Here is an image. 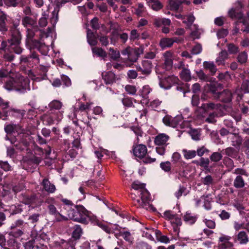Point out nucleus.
<instances>
[{"mask_svg":"<svg viewBox=\"0 0 249 249\" xmlns=\"http://www.w3.org/2000/svg\"><path fill=\"white\" fill-rule=\"evenodd\" d=\"M184 0H169V6L171 10L177 11Z\"/></svg>","mask_w":249,"mask_h":249,"instance_id":"nucleus-29","label":"nucleus"},{"mask_svg":"<svg viewBox=\"0 0 249 249\" xmlns=\"http://www.w3.org/2000/svg\"><path fill=\"white\" fill-rule=\"evenodd\" d=\"M233 185L236 188H242L244 187L245 181L240 175L236 177L233 182Z\"/></svg>","mask_w":249,"mask_h":249,"instance_id":"nucleus-39","label":"nucleus"},{"mask_svg":"<svg viewBox=\"0 0 249 249\" xmlns=\"http://www.w3.org/2000/svg\"><path fill=\"white\" fill-rule=\"evenodd\" d=\"M82 229L79 225H76L73 231L72 232V237L75 239H78L82 234Z\"/></svg>","mask_w":249,"mask_h":249,"instance_id":"nucleus-49","label":"nucleus"},{"mask_svg":"<svg viewBox=\"0 0 249 249\" xmlns=\"http://www.w3.org/2000/svg\"><path fill=\"white\" fill-rule=\"evenodd\" d=\"M132 188L136 190L137 192L145 189V185L141 183L138 181H134L132 184Z\"/></svg>","mask_w":249,"mask_h":249,"instance_id":"nucleus-48","label":"nucleus"},{"mask_svg":"<svg viewBox=\"0 0 249 249\" xmlns=\"http://www.w3.org/2000/svg\"><path fill=\"white\" fill-rule=\"evenodd\" d=\"M169 137L164 134L161 133L158 134L155 138V143L158 146L167 145V142L168 141Z\"/></svg>","mask_w":249,"mask_h":249,"instance_id":"nucleus-15","label":"nucleus"},{"mask_svg":"<svg viewBox=\"0 0 249 249\" xmlns=\"http://www.w3.org/2000/svg\"><path fill=\"white\" fill-rule=\"evenodd\" d=\"M152 89L148 85H145L141 90V95L144 98H146L147 95L151 92Z\"/></svg>","mask_w":249,"mask_h":249,"instance_id":"nucleus-51","label":"nucleus"},{"mask_svg":"<svg viewBox=\"0 0 249 249\" xmlns=\"http://www.w3.org/2000/svg\"><path fill=\"white\" fill-rule=\"evenodd\" d=\"M238 62L241 64L245 63L248 59V54L246 52H243L240 53L237 57Z\"/></svg>","mask_w":249,"mask_h":249,"instance_id":"nucleus-47","label":"nucleus"},{"mask_svg":"<svg viewBox=\"0 0 249 249\" xmlns=\"http://www.w3.org/2000/svg\"><path fill=\"white\" fill-rule=\"evenodd\" d=\"M78 107H74V114L73 116L74 118H76L77 114L79 111H85L86 113V115L87 117L89 120H91L92 117L89 115V111L91 110L92 106L93 105V103L91 102H88L86 104L78 102Z\"/></svg>","mask_w":249,"mask_h":249,"instance_id":"nucleus-8","label":"nucleus"},{"mask_svg":"<svg viewBox=\"0 0 249 249\" xmlns=\"http://www.w3.org/2000/svg\"><path fill=\"white\" fill-rule=\"evenodd\" d=\"M17 127L20 128V126L14 124H9L5 126L4 129L7 133L10 134L15 130H17Z\"/></svg>","mask_w":249,"mask_h":249,"instance_id":"nucleus-46","label":"nucleus"},{"mask_svg":"<svg viewBox=\"0 0 249 249\" xmlns=\"http://www.w3.org/2000/svg\"><path fill=\"white\" fill-rule=\"evenodd\" d=\"M183 219L187 224L192 225L196 222L197 216L192 213H187L184 215Z\"/></svg>","mask_w":249,"mask_h":249,"instance_id":"nucleus-32","label":"nucleus"},{"mask_svg":"<svg viewBox=\"0 0 249 249\" xmlns=\"http://www.w3.org/2000/svg\"><path fill=\"white\" fill-rule=\"evenodd\" d=\"M221 106L219 104H215L213 103L202 104L201 107L205 112H207L211 110L217 111L221 110Z\"/></svg>","mask_w":249,"mask_h":249,"instance_id":"nucleus-25","label":"nucleus"},{"mask_svg":"<svg viewBox=\"0 0 249 249\" xmlns=\"http://www.w3.org/2000/svg\"><path fill=\"white\" fill-rule=\"evenodd\" d=\"M136 195L140 198L136 199L135 205L137 207H142L153 212L156 211V209L149 204L151 200L150 195L145 188L143 190H141L138 192H136L135 194H131V197L135 199Z\"/></svg>","mask_w":249,"mask_h":249,"instance_id":"nucleus-2","label":"nucleus"},{"mask_svg":"<svg viewBox=\"0 0 249 249\" xmlns=\"http://www.w3.org/2000/svg\"><path fill=\"white\" fill-rule=\"evenodd\" d=\"M236 4L237 7L235 8H231L229 11L228 15L231 18H237L241 19L243 18V15L239 11V9L242 7V4L241 2H237Z\"/></svg>","mask_w":249,"mask_h":249,"instance_id":"nucleus-11","label":"nucleus"},{"mask_svg":"<svg viewBox=\"0 0 249 249\" xmlns=\"http://www.w3.org/2000/svg\"><path fill=\"white\" fill-rule=\"evenodd\" d=\"M40 184L42 187L43 190L48 193L53 194L56 190L55 185L52 183L47 178H44Z\"/></svg>","mask_w":249,"mask_h":249,"instance_id":"nucleus-12","label":"nucleus"},{"mask_svg":"<svg viewBox=\"0 0 249 249\" xmlns=\"http://www.w3.org/2000/svg\"><path fill=\"white\" fill-rule=\"evenodd\" d=\"M20 199L25 204L32 205L33 207L36 205L37 201V199L35 196H29L25 194L21 195Z\"/></svg>","mask_w":249,"mask_h":249,"instance_id":"nucleus-13","label":"nucleus"},{"mask_svg":"<svg viewBox=\"0 0 249 249\" xmlns=\"http://www.w3.org/2000/svg\"><path fill=\"white\" fill-rule=\"evenodd\" d=\"M153 65L151 60L143 59L142 61L141 65L136 67L137 70L142 74L148 76L152 71Z\"/></svg>","mask_w":249,"mask_h":249,"instance_id":"nucleus-9","label":"nucleus"},{"mask_svg":"<svg viewBox=\"0 0 249 249\" xmlns=\"http://www.w3.org/2000/svg\"><path fill=\"white\" fill-rule=\"evenodd\" d=\"M189 134L194 140L197 141L200 139V134L199 132L196 129L191 130Z\"/></svg>","mask_w":249,"mask_h":249,"instance_id":"nucleus-55","label":"nucleus"},{"mask_svg":"<svg viewBox=\"0 0 249 249\" xmlns=\"http://www.w3.org/2000/svg\"><path fill=\"white\" fill-rule=\"evenodd\" d=\"M175 215L176 214L174 213L172 211H166L164 212L163 216L166 219L171 221L175 218Z\"/></svg>","mask_w":249,"mask_h":249,"instance_id":"nucleus-61","label":"nucleus"},{"mask_svg":"<svg viewBox=\"0 0 249 249\" xmlns=\"http://www.w3.org/2000/svg\"><path fill=\"white\" fill-rule=\"evenodd\" d=\"M195 18L193 15H188L184 16L183 19V23L186 24L187 26H191L194 22Z\"/></svg>","mask_w":249,"mask_h":249,"instance_id":"nucleus-44","label":"nucleus"},{"mask_svg":"<svg viewBox=\"0 0 249 249\" xmlns=\"http://www.w3.org/2000/svg\"><path fill=\"white\" fill-rule=\"evenodd\" d=\"M203 67L209 70L213 74L216 71L217 69L213 62L205 61L203 62Z\"/></svg>","mask_w":249,"mask_h":249,"instance_id":"nucleus-35","label":"nucleus"},{"mask_svg":"<svg viewBox=\"0 0 249 249\" xmlns=\"http://www.w3.org/2000/svg\"><path fill=\"white\" fill-rule=\"evenodd\" d=\"M178 81V77L173 75L160 80L159 85L161 88L164 89H169L173 85L177 84Z\"/></svg>","mask_w":249,"mask_h":249,"instance_id":"nucleus-10","label":"nucleus"},{"mask_svg":"<svg viewBox=\"0 0 249 249\" xmlns=\"http://www.w3.org/2000/svg\"><path fill=\"white\" fill-rule=\"evenodd\" d=\"M213 179L210 175L206 176L204 178H202V182L203 184L206 185H210L213 183Z\"/></svg>","mask_w":249,"mask_h":249,"instance_id":"nucleus-62","label":"nucleus"},{"mask_svg":"<svg viewBox=\"0 0 249 249\" xmlns=\"http://www.w3.org/2000/svg\"><path fill=\"white\" fill-rule=\"evenodd\" d=\"M137 249H151V247L147 243L139 242L137 245Z\"/></svg>","mask_w":249,"mask_h":249,"instance_id":"nucleus-64","label":"nucleus"},{"mask_svg":"<svg viewBox=\"0 0 249 249\" xmlns=\"http://www.w3.org/2000/svg\"><path fill=\"white\" fill-rule=\"evenodd\" d=\"M203 222L205 224L206 226L210 229H213L215 228V222L213 220L204 219L203 220Z\"/></svg>","mask_w":249,"mask_h":249,"instance_id":"nucleus-63","label":"nucleus"},{"mask_svg":"<svg viewBox=\"0 0 249 249\" xmlns=\"http://www.w3.org/2000/svg\"><path fill=\"white\" fill-rule=\"evenodd\" d=\"M224 125L225 127L231 130L232 131H233V132L235 131V129L233 127V122L231 120H228V119H225L224 121Z\"/></svg>","mask_w":249,"mask_h":249,"instance_id":"nucleus-56","label":"nucleus"},{"mask_svg":"<svg viewBox=\"0 0 249 249\" xmlns=\"http://www.w3.org/2000/svg\"><path fill=\"white\" fill-rule=\"evenodd\" d=\"M164 63L166 66H171L173 64L172 53L170 52H166L163 54Z\"/></svg>","mask_w":249,"mask_h":249,"instance_id":"nucleus-41","label":"nucleus"},{"mask_svg":"<svg viewBox=\"0 0 249 249\" xmlns=\"http://www.w3.org/2000/svg\"><path fill=\"white\" fill-rule=\"evenodd\" d=\"M232 246L233 244L229 241L225 243H219L217 248L218 249H228Z\"/></svg>","mask_w":249,"mask_h":249,"instance_id":"nucleus-57","label":"nucleus"},{"mask_svg":"<svg viewBox=\"0 0 249 249\" xmlns=\"http://www.w3.org/2000/svg\"><path fill=\"white\" fill-rule=\"evenodd\" d=\"M238 96H242L243 93H249V81L246 80L243 81L240 89H236L235 91Z\"/></svg>","mask_w":249,"mask_h":249,"instance_id":"nucleus-20","label":"nucleus"},{"mask_svg":"<svg viewBox=\"0 0 249 249\" xmlns=\"http://www.w3.org/2000/svg\"><path fill=\"white\" fill-rule=\"evenodd\" d=\"M171 222L173 224L174 231H178V226H180L182 223L181 219L178 217L176 214L175 216V218L171 221Z\"/></svg>","mask_w":249,"mask_h":249,"instance_id":"nucleus-45","label":"nucleus"},{"mask_svg":"<svg viewBox=\"0 0 249 249\" xmlns=\"http://www.w3.org/2000/svg\"><path fill=\"white\" fill-rule=\"evenodd\" d=\"M25 112V110L11 109L5 112V115L7 116L11 114L13 116L21 119L24 116Z\"/></svg>","mask_w":249,"mask_h":249,"instance_id":"nucleus-19","label":"nucleus"},{"mask_svg":"<svg viewBox=\"0 0 249 249\" xmlns=\"http://www.w3.org/2000/svg\"><path fill=\"white\" fill-rule=\"evenodd\" d=\"M21 39V35L18 30H14L12 32V36L8 39V43L12 49L17 54H20L22 52V49L20 46Z\"/></svg>","mask_w":249,"mask_h":249,"instance_id":"nucleus-6","label":"nucleus"},{"mask_svg":"<svg viewBox=\"0 0 249 249\" xmlns=\"http://www.w3.org/2000/svg\"><path fill=\"white\" fill-rule=\"evenodd\" d=\"M222 156L219 152H213L210 156V159L214 162H217L221 160Z\"/></svg>","mask_w":249,"mask_h":249,"instance_id":"nucleus-58","label":"nucleus"},{"mask_svg":"<svg viewBox=\"0 0 249 249\" xmlns=\"http://www.w3.org/2000/svg\"><path fill=\"white\" fill-rule=\"evenodd\" d=\"M184 158L187 159H191L195 158L196 155V152L195 150H188L184 149L182 151Z\"/></svg>","mask_w":249,"mask_h":249,"instance_id":"nucleus-43","label":"nucleus"},{"mask_svg":"<svg viewBox=\"0 0 249 249\" xmlns=\"http://www.w3.org/2000/svg\"><path fill=\"white\" fill-rule=\"evenodd\" d=\"M228 51L231 54H235L239 52V48L233 44H229L227 46Z\"/></svg>","mask_w":249,"mask_h":249,"instance_id":"nucleus-52","label":"nucleus"},{"mask_svg":"<svg viewBox=\"0 0 249 249\" xmlns=\"http://www.w3.org/2000/svg\"><path fill=\"white\" fill-rule=\"evenodd\" d=\"M147 150L145 145L139 144L135 146L133 149V153L136 157L139 158H143L147 153Z\"/></svg>","mask_w":249,"mask_h":249,"instance_id":"nucleus-14","label":"nucleus"},{"mask_svg":"<svg viewBox=\"0 0 249 249\" xmlns=\"http://www.w3.org/2000/svg\"><path fill=\"white\" fill-rule=\"evenodd\" d=\"M155 235L158 241L165 244L169 243L170 239L166 235H162L161 232L159 230H156Z\"/></svg>","mask_w":249,"mask_h":249,"instance_id":"nucleus-31","label":"nucleus"},{"mask_svg":"<svg viewBox=\"0 0 249 249\" xmlns=\"http://www.w3.org/2000/svg\"><path fill=\"white\" fill-rule=\"evenodd\" d=\"M228 58V53L225 50H222L219 53L216 59V64L220 66H224L225 63V61Z\"/></svg>","mask_w":249,"mask_h":249,"instance_id":"nucleus-23","label":"nucleus"},{"mask_svg":"<svg viewBox=\"0 0 249 249\" xmlns=\"http://www.w3.org/2000/svg\"><path fill=\"white\" fill-rule=\"evenodd\" d=\"M147 4L154 11H159L162 8L163 5L159 0H145Z\"/></svg>","mask_w":249,"mask_h":249,"instance_id":"nucleus-24","label":"nucleus"},{"mask_svg":"<svg viewBox=\"0 0 249 249\" xmlns=\"http://www.w3.org/2000/svg\"><path fill=\"white\" fill-rule=\"evenodd\" d=\"M109 54L110 56L111 59L113 60H116L120 56L119 52L112 48H110L109 49Z\"/></svg>","mask_w":249,"mask_h":249,"instance_id":"nucleus-50","label":"nucleus"},{"mask_svg":"<svg viewBox=\"0 0 249 249\" xmlns=\"http://www.w3.org/2000/svg\"><path fill=\"white\" fill-rule=\"evenodd\" d=\"M87 40L91 46H95L97 44V40L93 33L89 30H87Z\"/></svg>","mask_w":249,"mask_h":249,"instance_id":"nucleus-28","label":"nucleus"},{"mask_svg":"<svg viewBox=\"0 0 249 249\" xmlns=\"http://www.w3.org/2000/svg\"><path fill=\"white\" fill-rule=\"evenodd\" d=\"M180 78L185 81H189L192 78L190 71L187 69H183L180 72Z\"/></svg>","mask_w":249,"mask_h":249,"instance_id":"nucleus-36","label":"nucleus"},{"mask_svg":"<svg viewBox=\"0 0 249 249\" xmlns=\"http://www.w3.org/2000/svg\"><path fill=\"white\" fill-rule=\"evenodd\" d=\"M22 23L24 27H27L28 26H33L35 22L32 18L28 16H26L22 18Z\"/></svg>","mask_w":249,"mask_h":249,"instance_id":"nucleus-42","label":"nucleus"},{"mask_svg":"<svg viewBox=\"0 0 249 249\" xmlns=\"http://www.w3.org/2000/svg\"><path fill=\"white\" fill-rule=\"evenodd\" d=\"M143 53V48L142 47L134 50H132L131 52L128 54V60L131 62H135L138 59L139 55Z\"/></svg>","mask_w":249,"mask_h":249,"instance_id":"nucleus-17","label":"nucleus"},{"mask_svg":"<svg viewBox=\"0 0 249 249\" xmlns=\"http://www.w3.org/2000/svg\"><path fill=\"white\" fill-rule=\"evenodd\" d=\"M237 240L241 244H246L249 241L248 237L244 231H241L237 235Z\"/></svg>","mask_w":249,"mask_h":249,"instance_id":"nucleus-38","label":"nucleus"},{"mask_svg":"<svg viewBox=\"0 0 249 249\" xmlns=\"http://www.w3.org/2000/svg\"><path fill=\"white\" fill-rule=\"evenodd\" d=\"M123 238L129 243H131L133 241V237L131 233L129 231H124L121 233Z\"/></svg>","mask_w":249,"mask_h":249,"instance_id":"nucleus-53","label":"nucleus"},{"mask_svg":"<svg viewBox=\"0 0 249 249\" xmlns=\"http://www.w3.org/2000/svg\"><path fill=\"white\" fill-rule=\"evenodd\" d=\"M18 141L11 140V143L14 144L18 149L21 151L30 152L29 144L32 141V138L29 133H22L18 136Z\"/></svg>","mask_w":249,"mask_h":249,"instance_id":"nucleus-4","label":"nucleus"},{"mask_svg":"<svg viewBox=\"0 0 249 249\" xmlns=\"http://www.w3.org/2000/svg\"><path fill=\"white\" fill-rule=\"evenodd\" d=\"M8 91L15 90L20 93H24L29 90V79L20 74H17L15 78H8L3 85Z\"/></svg>","mask_w":249,"mask_h":249,"instance_id":"nucleus-1","label":"nucleus"},{"mask_svg":"<svg viewBox=\"0 0 249 249\" xmlns=\"http://www.w3.org/2000/svg\"><path fill=\"white\" fill-rule=\"evenodd\" d=\"M64 111H49L44 114L41 117L43 124L46 125H50L56 121L59 122L63 118Z\"/></svg>","mask_w":249,"mask_h":249,"instance_id":"nucleus-5","label":"nucleus"},{"mask_svg":"<svg viewBox=\"0 0 249 249\" xmlns=\"http://www.w3.org/2000/svg\"><path fill=\"white\" fill-rule=\"evenodd\" d=\"M122 102L123 105L125 107H130L133 106V99L131 98H124Z\"/></svg>","mask_w":249,"mask_h":249,"instance_id":"nucleus-59","label":"nucleus"},{"mask_svg":"<svg viewBox=\"0 0 249 249\" xmlns=\"http://www.w3.org/2000/svg\"><path fill=\"white\" fill-rule=\"evenodd\" d=\"M231 139L232 145L234 146H239L242 142L241 137L235 133V131L231 134V136L230 137Z\"/></svg>","mask_w":249,"mask_h":249,"instance_id":"nucleus-26","label":"nucleus"},{"mask_svg":"<svg viewBox=\"0 0 249 249\" xmlns=\"http://www.w3.org/2000/svg\"><path fill=\"white\" fill-rule=\"evenodd\" d=\"M183 118L181 115H177L173 118L168 115H166L162 119L163 123L167 126L174 128L180 126L181 127Z\"/></svg>","mask_w":249,"mask_h":249,"instance_id":"nucleus-7","label":"nucleus"},{"mask_svg":"<svg viewBox=\"0 0 249 249\" xmlns=\"http://www.w3.org/2000/svg\"><path fill=\"white\" fill-rule=\"evenodd\" d=\"M145 230L142 231V235L143 237H145L150 240H154V238L152 236L153 234L155 235V231L156 230H154L152 228H145Z\"/></svg>","mask_w":249,"mask_h":249,"instance_id":"nucleus-34","label":"nucleus"},{"mask_svg":"<svg viewBox=\"0 0 249 249\" xmlns=\"http://www.w3.org/2000/svg\"><path fill=\"white\" fill-rule=\"evenodd\" d=\"M29 61L27 65H32L33 64H38L39 63L40 59L37 54L35 53H33L29 56Z\"/></svg>","mask_w":249,"mask_h":249,"instance_id":"nucleus-40","label":"nucleus"},{"mask_svg":"<svg viewBox=\"0 0 249 249\" xmlns=\"http://www.w3.org/2000/svg\"><path fill=\"white\" fill-rule=\"evenodd\" d=\"M232 96V93L230 90H225L219 93L218 97L222 102L228 103L231 101Z\"/></svg>","mask_w":249,"mask_h":249,"instance_id":"nucleus-22","label":"nucleus"},{"mask_svg":"<svg viewBox=\"0 0 249 249\" xmlns=\"http://www.w3.org/2000/svg\"><path fill=\"white\" fill-rule=\"evenodd\" d=\"M160 167L164 171L168 172L170 171L171 169V163L170 161L162 162L160 163Z\"/></svg>","mask_w":249,"mask_h":249,"instance_id":"nucleus-54","label":"nucleus"},{"mask_svg":"<svg viewBox=\"0 0 249 249\" xmlns=\"http://www.w3.org/2000/svg\"><path fill=\"white\" fill-rule=\"evenodd\" d=\"M102 77L106 84H112L116 81V77L111 71L103 72Z\"/></svg>","mask_w":249,"mask_h":249,"instance_id":"nucleus-16","label":"nucleus"},{"mask_svg":"<svg viewBox=\"0 0 249 249\" xmlns=\"http://www.w3.org/2000/svg\"><path fill=\"white\" fill-rule=\"evenodd\" d=\"M92 52L94 55L102 57L103 59H105L107 56V53L101 48L92 47Z\"/></svg>","mask_w":249,"mask_h":249,"instance_id":"nucleus-27","label":"nucleus"},{"mask_svg":"<svg viewBox=\"0 0 249 249\" xmlns=\"http://www.w3.org/2000/svg\"><path fill=\"white\" fill-rule=\"evenodd\" d=\"M68 217L75 221L87 224L90 219L89 212L83 206H78L69 211Z\"/></svg>","mask_w":249,"mask_h":249,"instance_id":"nucleus-3","label":"nucleus"},{"mask_svg":"<svg viewBox=\"0 0 249 249\" xmlns=\"http://www.w3.org/2000/svg\"><path fill=\"white\" fill-rule=\"evenodd\" d=\"M175 41L172 38H163L161 39L160 45L162 49H164L171 47Z\"/></svg>","mask_w":249,"mask_h":249,"instance_id":"nucleus-30","label":"nucleus"},{"mask_svg":"<svg viewBox=\"0 0 249 249\" xmlns=\"http://www.w3.org/2000/svg\"><path fill=\"white\" fill-rule=\"evenodd\" d=\"M97 224L103 230L107 233H111L113 232L115 230H118V227L116 225H112L111 224H109L108 225H107L103 224L102 222H97Z\"/></svg>","mask_w":249,"mask_h":249,"instance_id":"nucleus-21","label":"nucleus"},{"mask_svg":"<svg viewBox=\"0 0 249 249\" xmlns=\"http://www.w3.org/2000/svg\"><path fill=\"white\" fill-rule=\"evenodd\" d=\"M6 20V15L2 12H0V31L1 32H5L7 30L5 23Z\"/></svg>","mask_w":249,"mask_h":249,"instance_id":"nucleus-37","label":"nucleus"},{"mask_svg":"<svg viewBox=\"0 0 249 249\" xmlns=\"http://www.w3.org/2000/svg\"><path fill=\"white\" fill-rule=\"evenodd\" d=\"M58 12H59V10L57 7L55 8L54 9L53 11L52 12V17H51V18H50V21H51V24L53 25V28L51 29V28H49V27L48 28V33L47 36L50 35V33H51V32L53 30V29L54 28L55 24H56V23L58 21Z\"/></svg>","mask_w":249,"mask_h":249,"instance_id":"nucleus-18","label":"nucleus"},{"mask_svg":"<svg viewBox=\"0 0 249 249\" xmlns=\"http://www.w3.org/2000/svg\"><path fill=\"white\" fill-rule=\"evenodd\" d=\"M125 91L129 94L134 95L135 94L137 89L135 86L132 85H126L125 87Z\"/></svg>","mask_w":249,"mask_h":249,"instance_id":"nucleus-60","label":"nucleus"},{"mask_svg":"<svg viewBox=\"0 0 249 249\" xmlns=\"http://www.w3.org/2000/svg\"><path fill=\"white\" fill-rule=\"evenodd\" d=\"M49 107L50 108V111H56V110H59L62 107V103L58 100H53L49 104Z\"/></svg>","mask_w":249,"mask_h":249,"instance_id":"nucleus-33","label":"nucleus"}]
</instances>
